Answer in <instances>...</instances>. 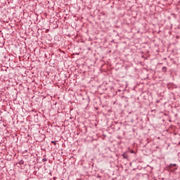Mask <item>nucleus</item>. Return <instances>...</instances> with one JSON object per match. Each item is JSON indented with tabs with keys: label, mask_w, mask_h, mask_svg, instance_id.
<instances>
[{
	"label": "nucleus",
	"mask_w": 180,
	"mask_h": 180,
	"mask_svg": "<svg viewBox=\"0 0 180 180\" xmlns=\"http://www.w3.org/2000/svg\"><path fill=\"white\" fill-rule=\"evenodd\" d=\"M123 158H125V160H127V155H126V153L122 154Z\"/></svg>",
	"instance_id": "1"
},
{
	"label": "nucleus",
	"mask_w": 180,
	"mask_h": 180,
	"mask_svg": "<svg viewBox=\"0 0 180 180\" xmlns=\"http://www.w3.org/2000/svg\"><path fill=\"white\" fill-rule=\"evenodd\" d=\"M174 167H176V165H174Z\"/></svg>",
	"instance_id": "6"
},
{
	"label": "nucleus",
	"mask_w": 180,
	"mask_h": 180,
	"mask_svg": "<svg viewBox=\"0 0 180 180\" xmlns=\"http://www.w3.org/2000/svg\"><path fill=\"white\" fill-rule=\"evenodd\" d=\"M164 69L165 70L166 68H163V70H164ZM165 72H167V70H165Z\"/></svg>",
	"instance_id": "5"
},
{
	"label": "nucleus",
	"mask_w": 180,
	"mask_h": 180,
	"mask_svg": "<svg viewBox=\"0 0 180 180\" xmlns=\"http://www.w3.org/2000/svg\"><path fill=\"white\" fill-rule=\"evenodd\" d=\"M52 144H54V146H56L57 144V143L56 141H51Z\"/></svg>",
	"instance_id": "2"
},
{
	"label": "nucleus",
	"mask_w": 180,
	"mask_h": 180,
	"mask_svg": "<svg viewBox=\"0 0 180 180\" xmlns=\"http://www.w3.org/2000/svg\"><path fill=\"white\" fill-rule=\"evenodd\" d=\"M130 153H131V154H134V150H131Z\"/></svg>",
	"instance_id": "3"
},
{
	"label": "nucleus",
	"mask_w": 180,
	"mask_h": 180,
	"mask_svg": "<svg viewBox=\"0 0 180 180\" xmlns=\"http://www.w3.org/2000/svg\"><path fill=\"white\" fill-rule=\"evenodd\" d=\"M20 164H23V161H20Z\"/></svg>",
	"instance_id": "4"
}]
</instances>
